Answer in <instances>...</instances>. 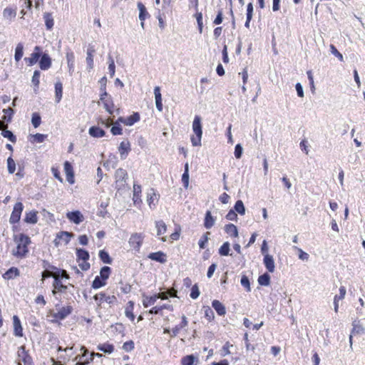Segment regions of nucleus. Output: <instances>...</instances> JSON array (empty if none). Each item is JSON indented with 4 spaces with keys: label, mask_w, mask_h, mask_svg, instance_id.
Wrapping results in <instances>:
<instances>
[{
    "label": "nucleus",
    "mask_w": 365,
    "mask_h": 365,
    "mask_svg": "<svg viewBox=\"0 0 365 365\" xmlns=\"http://www.w3.org/2000/svg\"><path fill=\"white\" fill-rule=\"evenodd\" d=\"M14 240L17 243V250L13 251V255L17 257L24 258L29 252L28 245L31 242L29 236L24 233L14 235Z\"/></svg>",
    "instance_id": "1"
},
{
    "label": "nucleus",
    "mask_w": 365,
    "mask_h": 365,
    "mask_svg": "<svg viewBox=\"0 0 365 365\" xmlns=\"http://www.w3.org/2000/svg\"><path fill=\"white\" fill-rule=\"evenodd\" d=\"M201 117L195 115L192 122V130L195 136L191 137V142L193 146L201 145V138L202 135Z\"/></svg>",
    "instance_id": "2"
},
{
    "label": "nucleus",
    "mask_w": 365,
    "mask_h": 365,
    "mask_svg": "<svg viewBox=\"0 0 365 365\" xmlns=\"http://www.w3.org/2000/svg\"><path fill=\"white\" fill-rule=\"evenodd\" d=\"M143 304L145 307H148L153 305L158 299H166L168 294L166 292H160L151 297H148L145 294H143Z\"/></svg>",
    "instance_id": "3"
},
{
    "label": "nucleus",
    "mask_w": 365,
    "mask_h": 365,
    "mask_svg": "<svg viewBox=\"0 0 365 365\" xmlns=\"http://www.w3.org/2000/svg\"><path fill=\"white\" fill-rule=\"evenodd\" d=\"M23 210L24 205L22 202H18L14 205L9 219V222L11 224L14 225L19 222Z\"/></svg>",
    "instance_id": "4"
},
{
    "label": "nucleus",
    "mask_w": 365,
    "mask_h": 365,
    "mask_svg": "<svg viewBox=\"0 0 365 365\" xmlns=\"http://www.w3.org/2000/svg\"><path fill=\"white\" fill-rule=\"evenodd\" d=\"M53 289L52 290L53 295L56 296L58 292L65 293L68 289V287H74V285L69 284L68 285H64L61 281L59 277H54L53 282Z\"/></svg>",
    "instance_id": "5"
},
{
    "label": "nucleus",
    "mask_w": 365,
    "mask_h": 365,
    "mask_svg": "<svg viewBox=\"0 0 365 365\" xmlns=\"http://www.w3.org/2000/svg\"><path fill=\"white\" fill-rule=\"evenodd\" d=\"M143 238H144V236H143V234H141V233H134L130 237L129 244L135 250H139L140 247L142 245Z\"/></svg>",
    "instance_id": "6"
},
{
    "label": "nucleus",
    "mask_w": 365,
    "mask_h": 365,
    "mask_svg": "<svg viewBox=\"0 0 365 365\" xmlns=\"http://www.w3.org/2000/svg\"><path fill=\"white\" fill-rule=\"evenodd\" d=\"M41 48L38 46H35L34 52L30 57H26L24 61L28 63V66L36 64L40 58Z\"/></svg>",
    "instance_id": "7"
},
{
    "label": "nucleus",
    "mask_w": 365,
    "mask_h": 365,
    "mask_svg": "<svg viewBox=\"0 0 365 365\" xmlns=\"http://www.w3.org/2000/svg\"><path fill=\"white\" fill-rule=\"evenodd\" d=\"M73 309L71 306L62 307L58 312L53 313L52 317L57 320H63L72 313Z\"/></svg>",
    "instance_id": "8"
},
{
    "label": "nucleus",
    "mask_w": 365,
    "mask_h": 365,
    "mask_svg": "<svg viewBox=\"0 0 365 365\" xmlns=\"http://www.w3.org/2000/svg\"><path fill=\"white\" fill-rule=\"evenodd\" d=\"M52 60L47 53H42L41 51V56L39 58V67L41 70L46 71L51 68Z\"/></svg>",
    "instance_id": "9"
},
{
    "label": "nucleus",
    "mask_w": 365,
    "mask_h": 365,
    "mask_svg": "<svg viewBox=\"0 0 365 365\" xmlns=\"http://www.w3.org/2000/svg\"><path fill=\"white\" fill-rule=\"evenodd\" d=\"M67 218L72 222L78 225L83 221V216L78 210L68 212L66 214Z\"/></svg>",
    "instance_id": "10"
},
{
    "label": "nucleus",
    "mask_w": 365,
    "mask_h": 365,
    "mask_svg": "<svg viewBox=\"0 0 365 365\" xmlns=\"http://www.w3.org/2000/svg\"><path fill=\"white\" fill-rule=\"evenodd\" d=\"M93 299L96 302H98L100 305L103 302H106L108 304H113L114 301L116 300V297L114 295L112 296H106V294L103 292L96 294L93 297Z\"/></svg>",
    "instance_id": "11"
},
{
    "label": "nucleus",
    "mask_w": 365,
    "mask_h": 365,
    "mask_svg": "<svg viewBox=\"0 0 365 365\" xmlns=\"http://www.w3.org/2000/svg\"><path fill=\"white\" fill-rule=\"evenodd\" d=\"M131 150L130 144L128 140L122 141L118 147L120 158L124 160L127 158L129 152Z\"/></svg>",
    "instance_id": "12"
},
{
    "label": "nucleus",
    "mask_w": 365,
    "mask_h": 365,
    "mask_svg": "<svg viewBox=\"0 0 365 365\" xmlns=\"http://www.w3.org/2000/svg\"><path fill=\"white\" fill-rule=\"evenodd\" d=\"M13 325H14V334L17 337H22L24 336L23 334V328L21 326V321L18 316H13Z\"/></svg>",
    "instance_id": "13"
},
{
    "label": "nucleus",
    "mask_w": 365,
    "mask_h": 365,
    "mask_svg": "<svg viewBox=\"0 0 365 365\" xmlns=\"http://www.w3.org/2000/svg\"><path fill=\"white\" fill-rule=\"evenodd\" d=\"M73 236V234L71 232H68L67 231H61L57 234L56 238L54 240L53 242L56 246H58V240H62L65 242L66 244H68Z\"/></svg>",
    "instance_id": "14"
},
{
    "label": "nucleus",
    "mask_w": 365,
    "mask_h": 365,
    "mask_svg": "<svg viewBox=\"0 0 365 365\" xmlns=\"http://www.w3.org/2000/svg\"><path fill=\"white\" fill-rule=\"evenodd\" d=\"M359 321L354 320L352 323L353 329L351 330V334L349 335V342L351 345L352 344V339L354 336L357 334H362L364 333V327L361 325L359 324Z\"/></svg>",
    "instance_id": "15"
},
{
    "label": "nucleus",
    "mask_w": 365,
    "mask_h": 365,
    "mask_svg": "<svg viewBox=\"0 0 365 365\" xmlns=\"http://www.w3.org/2000/svg\"><path fill=\"white\" fill-rule=\"evenodd\" d=\"M148 257L153 261H155L162 264L167 261L166 255L162 251L151 252L148 255Z\"/></svg>",
    "instance_id": "16"
},
{
    "label": "nucleus",
    "mask_w": 365,
    "mask_h": 365,
    "mask_svg": "<svg viewBox=\"0 0 365 365\" xmlns=\"http://www.w3.org/2000/svg\"><path fill=\"white\" fill-rule=\"evenodd\" d=\"M263 263L268 272H273L274 271V261L272 255L269 254L264 255Z\"/></svg>",
    "instance_id": "17"
},
{
    "label": "nucleus",
    "mask_w": 365,
    "mask_h": 365,
    "mask_svg": "<svg viewBox=\"0 0 365 365\" xmlns=\"http://www.w3.org/2000/svg\"><path fill=\"white\" fill-rule=\"evenodd\" d=\"M199 364V359L197 356L193 354L187 355L182 358V365H197Z\"/></svg>",
    "instance_id": "18"
},
{
    "label": "nucleus",
    "mask_w": 365,
    "mask_h": 365,
    "mask_svg": "<svg viewBox=\"0 0 365 365\" xmlns=\"http://www.w3.org/2000/svg\"><path fill=\"white\" fill-rule=\"evenodd\" d=\"M88 133L93 138H101L106 135V132L104 130L96 125L91 126L89 128Z\"/></svg>",
    "instance_id": "19"
},
{
    "label": "nucleus",
    "mask_w": 365,
    "mask_h": 365,
    "mask_svg": "<svg viewBox=\"0 0 365 365\" xmlns=\"http://www.w3.org/2000/svg\"><path fill=\"white\" fill-rule=\"evenodd\" d=\"M212 307L216 311L218 315L224 316L226 313L225 307L218 300L215 299L212 302Z\"/></svg>",
    "instance_id": "20"
},
{
    "label": "nucleus",
    "mask_w": 365,
    "mask_h": 365,
    "mask_svg": "<svg viewBox=\"0 0 365 365\" xmlns=\"http://www.w3.org/2000/svg\"><path fill=\"white\" fill-rule=\"evenodd\" d=\"M96 52L93 46L89 45L87 49V57H86V63L88 64V68L92 69L93 67V53Z\"/></svg>",
    "instance_id": "21"
},
{
    "label": "nucleus",
    "mask_w": 365,
    "mask_h": 365,
    "mask_svg": "<svg viewBox=\"0 0 365 365\" xmlns=\"http://www.w3.org/2000/svg\"><path fill=\"white\" fill-rule=\"evenodd\" d=\"M187 324H188V322L187 320V317L185 316V315H182V322H180V324L175 326L173 329H172V334H171V336L172 337H175L178 335V334L179 333L180 330L185 327L187 326Z\"/></svg>",
    "instance_id": "22"
},
{
    "label": "nucleus",
    "mask_w": 365,
    "mask_h": 365,
    "mask_svg": "<svg viewBox=\"0 0 365 365\" xmlns=\"http://www.w3.org/2000/svg\"><path fill=\"white\" fill-rule=\"evenodd\" d=\"M138 9L139 10V19L140 21H144L146 18L150 17V14L148 12L145 5L142 2H138Z\"/></svg>",
    "instance_id": "23"
},
{
    "label": "nucleus",
    "mask_w": 365,
    "mask_h": 365,
    "mask_svg": "<svg viewBox=\"0 0 365 365\" xmlns=\"http://www.w3.org/2000/svg\"><path fill=\"white\" fill-rule=\"evenodd\" d=\"M24 220L28 224H36L38 222L37 212L33 210L26 212Z\"/></svg>",
    "instance_id": "24"
},
{
    "label": "nucleus",
    "mask_w": 365,
    "mask_h": 365,
    "mask_svg": "<svg viewBox=\"0 0 365 365\" xmlns=\"http://www.w3.org/2000/svg\"><path fill=\"white\" fill-rule=\"evenodd\" d=\"M76 253L78 261H88L89 259V252L83 248H76Z\"/></svg>",
    "instance_id": "25"
},
{
    "label": "nucleus",
    "mask_w": 365,
    "mask_h": 365,
    "mask_svg": "<svg viewBox=\"0 0 365 365\" xmlns=\"http://www.w3.org/2000/svg\"><path fill=\"white\" fill-rule=\"evenodd\" d=\"M215 220L212 216L211 212L207 210L205 215L204 227L206 229H210L215 224Z\"/></svg>",
    "instance_id": "26"
},
{
    "label": "nucleus",
    "mask_w": 365,
    "mask_h": 365,
    "mask_svg": "<svg viewBox=\"0 0 365 365\" xmlns=\"http://www.w3.org/2000/svg\"><path fill=\"white\" fill-rule=\"evenodd\" d=\"M19 270L18 268L12 267L9 268L4 274L3 277L6 279H11L19 275Z\"/></svg>",
    "instance_id": "27"
},
{
    "label": "nucleus",
    "mask_w": 365,
    "mask_h": 365,
    "mask_svg": "<svg viewBox=\"0 0 365 365\" xmlns=\"http://www.w3.org/2000/svg\"><path fill=\"white\" fill-rule=\"evenodd\" d=\"M225 232L230 236L237 237L238 236L237 227L232 223L227 224L224 227Z\"/></svg>",
    "instance_id": "28"
},
{
    "label": "nucleus",
    "mask_w": 365,
    "mask_h": 365,
    "mask_svg": "<svg viewBox=\"0 0 365 365\" xmlns=\"http://www.w3.org/2000/svg\"><path fill=\"white\" fill-rule=\"evenodd\" d=\"M63 95V84L60 81L55 83V99L56 103H59Z\"/></svg>",
    "instance_id": "29"
},
{
    "label": "nucleus",
    "mask_w": 365,
    "mask_h": 365,
    "mask_svg": "<svg viewBox=\"0 0 365 365\" xmlns=\"http://www.w3.org/2000/svg\"><path fill=\"white\" fill-rule=\"evenodd\" d=\"M97 349L106 354H111L114 351V346L108 343L100 344Z\"/></svg>",
    "instance_id": "30"
},
{
    "label": "nucleus",
    "mask_w": 365,
    "mask_h": 365,
    "mask_svg": "<svg viewBox=\"0 0 365 365\" xmlns=\"http://www.w3.org/2000/svg\"><path fill=\"white\" fill-rule=\"evenodd\" d=\"M100 259L105 264H110L113 259L110 257L108 252L104 250H100L98 253Z\"/></svg>",
    "instance_id": "31"
},
{
    "label": "nucleus",
    "mask_w": 365,
    "mask_h": 365,
    "mask_svg": "<svg viewBox=\"0 0 365 365\" xmlns=\"http://www.w3.org/2000/svg\"><path fill=\"white\" fill-rule=\"evenodd\" d=\"M134 302L129 301L125 310V316L129 318L132 322L135 319V315L133 314Z\"/></svg>",
    "instance_id": "32"
},
{
    "label": "nucleus",
    "mask_w": 365,
    "mask_h": 365,
    "mask_svg": "<svg viewBox=\"0 0 365 365\" xmlns=\"http://www.w3.org/2000/svg\"><path fill=\"white\" fill-rule=\"evenodd\" d=\"M128 178V173L123 168H118L116 170L115 173V180L120 181H126V179Z\"/></svg>",
    "instance_id": "33"
},
{
    "label": "nucleus",
    "mask_w": 365,
    "mask_h": 365,
    "mask_svg": "<svg viewBox=\"0 0 365 365\" xmlns=\"http://www.w3.org/2000/svg\"><path fill=\"white\" fill-rule=\"evenodd\" d=\"M43 19L47 30H51L53 26V19L51 13L46 12L43 14Z\"/></svg>",
    "instance_id": "34"
},
{
    "label": "nucleus",
    "mask_w": 365,
    "mask_h": 365,
    "mask_svg": "<svg viewBox=\"0 0 365 365\" xmlns=\"http://www.w3.org/2000/svg\"><path fill=\"white\" fill-rule=\"evenodd\" d=\"M41 76V72L38 70H36L34 72V75L32 76L31 82L34 86V92L36 93L38 88H39V83H40V78Z\"/></svg>",
    "instance_id": "35"
},
{
    "label": "nucleus",
    "mask_w": 365,
    "mask_h": 365,
    "mask_svg": "<svg viewBox=\"0 0 365 365\" xmlns=\"http://www.w3.org/2000/svg\"><path fill=\"white\" fill-rule=\"evenodd\" d=\"M230 244L229 242H225L222 246L219 249V255L221 256H228L232 255V254H230Z\"/></svg>",
    "instance_id": "36"
},
{
    "label": "nucleus",
    "mask_w": 365,
    "mask_h": 365,
    "mask_svg": "<svg viewBox=\"0 0 365 365\" xmlns=\"http://www.w3.org/2000/svg\"><path fill=\"white\" fill-rule=\"evenodd\" d=\"M270 275L265 272L258 277V283L261 286H268L270 284Z\"/></svg>",
    "instance_id": "37"
},
{
    "label": "nucleus",
    "mask_w": 365,
    "mask_h": 365,
    "mask_svg": "<svg viewBox=\"0 0 365 365\" xmlns=\"http://www.w3.org/2000/svg\"><path fill=\"white\" fill-rule=\"evenodd\" d=\"M140 114L138 112L133 113L131 115L126 118V125L131 126L140 120Z\"/></svg>",
    "instance_id": "38"
},
{
    "label": "nucleus",
    "mask_w": 365,
    "mask_h": 365,
    "mask_svg": "<svg viewBox=\"0 0 365 365\" xmlns=\"http://www.w3.org/2000/svg\"><path fill=\"white\" fill-rule=\"evenodd\" d=\"M24 55V45L22 43H19L15 49L14 59L16 61H19Z\"/></svg>",
    "instance_id": "39"
},
{
    "label": "nucleus",
    "mask_w": 365,
    "mask_h": 365,
    "mask_svg": "<svg viewBox=\"0 0 365 365\" xmlns=\"http://www.w3.org/2000/svg\"><path fill=\"white\" fill-rule=\"evenodd\" d=\"M155 227L157 228V235L158 236L163 235L167 230V226L163 220L156 221Z\"/></svg>",
    "instance_id": "40"
},
{
    "label": "nucleus",
    "mask_w": 365,
    "mask_h": 365,
    "mask_svg": "<svg viewBox=\"0 0 365 365\" xmlns=\"http://www.w3.org/2000/svg\"><path fill=\"white\" fill-rule=\"evenodd\" d=\"M141 192V186L139 185L134 184L133 185V202L135 204H138L141 202L140 198V194Z\"/></svg>",
    "instance_id": "41"
},
{
    "label": "nucleus",
    "mask_w": 365,
    "mask_h": 365,
    "mask_svg": "<svg viewBox=\"0 0 365 365\" xmlns=\"http://www.w3.org/2000/svg\"><path fill=\"white\" fill-rule=\"evenodd\" d=\"M233 210L239 213L240 215H244L245 214V207L244 205L243 202L241 200H238L235 202Z\"/></svg>",
    "instance_id": "42"
},
{
    "label": "nucleus",
    "mask_w": 365,
    "mask_h": 365,
    "mask_svg": "<svg viewBox=\"0 0 365 365\" xmlns=\"http://www.w3.org/2000/svg\"><path fill=\"white\" fill-rule=\"evenodd\" d=\"M106 284V280L103 279V278H101L99 276H96L94 279V280L92 282V288L93 289H99Z\"/></svg>",
    "instance_id": "43"
},
{
    "label": "nucleus",
    "mask_w": 365,
    "mask_h": 365,
    "mask_svg": "<svg viewBox=\"0 0 365 365\" xmlns=\"http://www.w3.org/2000/svg\"><path fill=\"white\" fill-rule=\"evenodd\" d=\"M3 112L5 115L2 117V120L7 123H10L12 120L13 115L14 114V110L9 108L4 109Z\"/></svg>",
    "instance_id": "44"
},
{
    "label": "nucleus",
    "mask_w": 365,
    "mask_h": 365,
    "mask_svg": "<svg viewBox=\"0 0 365 365\" xmlns=\"http://www.w3.org/2000/svg\"><path fill=\"white\" fill-rule=\"evenodd\" d=\"M1 135L5 138H7L9 141H11V143H16V135L13 133L12 131L5 128L2 130L1 132Z\"/></svg>",
    "instance_id": "45"
},
{
    "label": "nucleus",
    "mask_w": 365,
    "mask_h": 365,
    "mask_svg": "<svg viewBox=\"0 0 365 365\" xmlns=\"http://www.w3.org/2000/svg\"><path fill=\"white\" fill-rule=\"evenodd\" d=\"M111 273V269L110 267L104 266L100 270V276L103 279L107 280Z\"/></svg>",
    "instance_id": "46"
},
{
    "label": "nucleus",
    "mask_w": 365,
    "mask_h": 365,
    "mask_svg": "<svg viewBox=\"0 0 365 365\" xmlns=\"http://www.w3.org/2000/svg\"><path fill=\"white\" fill-rule=\"evenodd\" d=\"M74 54L73 52H68L66 53V59L68 63V66L69 68V71L71 72L73 71V66H74Z\"/></svg>",
    "instance_id": "47"
},
{
    "label": "nucleus",
    "mask_w": 365,
    "mask_h": 365,
    "mask_svg": "<svg viewBox=\"0 0 365 365\" xmlns=\"http://www.w3.org/2000/svg\"><path fill=\"white\" fill-rule=\"evenodd\" d=\"M110 132L113 135H118L123 134V128L120 124L114 123L110 128Z\"/></svg>",
    "instance_id": "48"
},
{
    "label": "nucleus",
    "mask_w": 365,
    "mask_h": 365,
    "mask_svg": "<svg viewBox=\"0 0 365 365\" xmlns=\"http://www.w3.org/2000/svg\"><path fill=\"white\" fill-rule=\"evenodd\" d=\"M7 168L9 174H13L16 170V163L11 156L7 158Z\"/></svg>",
    "instance_id": "49"
},
{
    "label": "nucleus",
    "mask_w": 365,
    "mask_h": 365,
    "mask_svg": "<svg viewBox=\"0 0 365 365\" xmlns=\"http://www.w3.org/2000/svg\"><path fill=\"white\" fill-rule=\"evenodd\" d=\"M41 122V115H39V113H34L32 114V117H31V123H32L33 126L35 128H38L40 125Z\"/></svg>",
    "instance_id": "50"
},
{
    "label": "nucleus",
    "mask_w": 365,
    "mask_h": 365,
    "mask_svg": "<svg viewBox=\"0 0 365 365\" xmlns=\"http://www.w3.org/2000/svg\"><path fill=\"white\" fill-rule=\"evenodd\" d=\"M210 235V232H205L200 239L198 242V245L200 249H205L206 247V244L208 242V235Z\"/></svg>",
    "instance_id": "51"
},
{
    "label": "nucleus",
    "mask_w": 365,
    "mask_h": 365,
    "mask_svg": "<svg viewBox=\"0 0 365 365\" xmlns=\"http://www.w3.org/2000/svg\"><path fill=\"white\" fill-rule=\"evenodd\" d=\"M240 284L242 287H244L246 289L247 292H250V282L247 276L245 274L242 276L240 279Z\"/></svg>",
    "instance_id": "52"
},
{
    "label": "nucleus",
    "mask_w": 365,
    "mask_h": 365,
    "mask_svg": "<svg viewBox=\"0 0 365 365\" xmlns=\"http://www.w3.org/2000/svg\"><path fill=\"white\" fill-rule=\"evenodd\" d=\"M205 309V317L209 321L211 322L215 318L214 312L210 307H204Z\"/></svg>",
    "instance_id": "53"
},
{
    "label": "nucleus",
    "mask_w": 365,
    "mask_h": 365,
    "mask_svg": "<svg viewBox=\"0 0 365 365\" xmlns=\"http://www.w3.org/2000/svg\"><path fill=\"white\" fill-rule=\"evenodd\" d=\"M3 14L4 18L11 19L16 16V13L14 9L7 7L4 9Z\"/></svg>",
    "instance_id": "54"
},
{
    "label": "nucleus",
    "mask_w": 365,
    "mask_h": 365,
    "mask_svg": "<svg viewBox=\"0 0 365 365\" xmlns=\"http://www.w3.org/2000/svg\"><path fill=\"white\" fill-rule=\"evenodd\" d=\"M31 137L34 139V142L43 143L47 138L48 135L41 133H36L31 135Z\"/></svg>",
    "instance_id": "55"
},
{
    "label": "nucleus",
    "mask_w": 365,
    "mask_h": 365,
    "mask_svg": "<svg viewBox=\"0 0 365 365\" xmlns=\"http://www.w3.org/2000/svg\"><path fill=\"white\" fill-rule=\"evenodd\" d=\"M243 153V148L240 143H238L235 147L234 155L237 159H240Z\"/></svg>",
    "instance_id": "56"
},
{
    "label": "nucleus",
    "mask_w": 365,
    "mask_h": 365,
    "mask_svg": "<svg viewBox=\"0 0 365 365\" xmlns=\"http://www.w3.org/2000/svg\"><path fill=\"white\" fill-rule=\"evenodd\" d=\"M200 294V292L197 285L194 284L191 288V292L190 294V297L193 299H195L199 297Z\"/></svg>",
    "instance_id": "57"
},
{
    "label": "nucleus",
    "mask_w": 365,
    "mask_h": 365,
    "mask_svg": "<svg viewBox=\"0 0 365 365\" xmlns=\"http://www.w3.org/2000/svg\"><path fill=\"white\" fill-rule=\"evenodd\" d=\"M103 103L104 108L106 110V111L110 114H113V110L112 109V107H113L114 105H113L112 99L110 98V101H106Z\"/></svg>",
    "instance_id": "58"
},
{
    "label": "nucleus",
    "mask_w": 365,
    "mask_h": 365,
    "mask_svg": "<svg viewBox=\"0 0 365 365\" xmlns=\"http://www.w3.org/2000/svg\"><path fill=\"white\" fill-rule=\"evenodd\" d=\"M54 277H59L61 281H62L63 279H69L70 276L66 270L61 269L59 271H58V274L53 276V278Z\"/></svg>",
    "instance_id": "59"
},
{
    "label": "nucleus",
    "mask_w": 365,
    "mask_h": 365,
    "mask_svg": "<svg viewBox=\"0 0 365 365\" xmlns=\"http://www.w3.org/2000/svg\"><path fill=\"white\" fill-rule=\"evenodd\" d=\"M330 51L333 55H334L336 57L339 58L340 61H343V56L342 54L336 49V48L333 45H330Z\"/></svg>",
    "instance_id": "60"
},
{
    "label": "nucleus",
    "mask_w": 365,
    "mask_h": 365,
    "mask_svg": "<svg viewBox=\"0 0 365 365\" xmlns=\"http://www.w3.org/2000/svg\"><path fill=\"white\" fill-rule=\"evenodd\" d=\"M134 347H135V344H134L133 341H132V340L125 341L123 345V349L125 351H131L134 349Z\"/></svg>",
    "instance_id": "61"
},
{
    "label": "nucleus",
    "mask_w": 365,
    "mask_h": 365,
    "mask_svg": "<svg viewBox=\"0 0 365 365\" xmlns=\"http://www.w3.org/2000/svg\"><path fill=\"white\" fill-rule=\"evenodd\" d=\"M226 219L231 221H237V215L232 209L230 210L228 213L225 216Z\"/></svg>",
    "instance_id": "62"
},
{
    "label": "nucleus",
    "mask_w": 365,
    "mask_h": 365,
    "mask_svg": "<svg viewBox=\"0 0 365 365\" xmlns=\"http://www.w3.org/2000/svg\"><path fill=\"white\" fill-rule=\"evenodd\" d=\"M222 21H223V13H222V10L220 9L218 11L217 14L213 21V24L215 25H219V24H222Z\"/></svg>",
    "instance_id": "63"
},
{
    "label": "nucleus",
    "mask_w": 365,
    "mask_h": 365,
    "mask_svg": "<svg viewBox=\"0 0 365 365\" xmlns=\"http://www.w3.org/2000/svg\"><path fill=\"white\" fill-rule=\"evenodd\" d=\"M22 361L24 365H34L32 357L29 354H26L25 356H23Z\"/></svg>",
    "instance_id": "64"
}]
</instances>
